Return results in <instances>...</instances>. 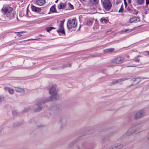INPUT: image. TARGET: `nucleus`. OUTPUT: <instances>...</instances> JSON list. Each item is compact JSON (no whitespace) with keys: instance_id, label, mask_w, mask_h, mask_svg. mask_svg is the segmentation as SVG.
Here are the masks:
<instances>
[{"instance_id":"1","label":"nucleus","mask_w":149,"mask_h":149,"mask_svg":"<svg viewBox=\"0 0 149 149\" xmlns=\"http://www.w3.org/2000/svg\"><path fill=\"white\" fill-rule=\"evenodd\" d=\"M3 15H6L9 19H12L14 16V13H12L13 8L9 6L3 7L1 10Z\"/></svg>"},{"instance_id":"2","label":"nucleus","mask_w":149,"mask_h":149,"mask_svg":"<svg viewBox=\"0 0 149 149\" xmlns=\"http://www.w3.org/2000/svg\"><path fill=\"white\" fill-rule=\"evenodd\" d=\"M57 91L56 89L55 85H53L52 87L49 89V93L50 94H52L50 96L51 100H57L59 98V95L57 93Z\"/></svg>"},{"instance_id":"3","label":"nucleus","mask_w":149,"mask_h":149,"mask_svg":"<svg viewBox=\"0 0 149 149\" xmlns=\"http://www.w3.org/2000/svg\"><path fill=\"white\" fill-rule=\"evenodd\" d=\"M139 124L137 123H135L130 125V127L126 133V135L127 136H129L134 132H137V128H135V127Z\"/></svg>"},{"instance_id":"4","label":"nucleus","mask_w":149,"mask_h":149,"mask_svg":"<svg viewBox=\"0 0 149 149\" xmlns=\"http://www.w3.org/2000/svg\"><path fill=\"white\" fill-rule=\"evenodd\" d=\"M77 25V21L75 19H73L72 20H69L67 22V27L69 29L74 28Z\"/></svg>"},{"instance_id":"5","label":"nucleus","mask_w":149,"mask_h":149,"mask_svg":"<svg viewBox=\"0 0 149 149\" xmlns=\"http://www.w3.org/2000/svg\"><path fill=\"white\" fill-rule=\"evenodd\" d=\"M102 6L106 11H109L112 7V4L110 0H104L102 2Z\"/></svg>"},{"instance_id":"6","label":"nucleus","mask_w":149,"mask_h":149,"mask_svg":"<svg viewBox=\"0 0 149 149\" xmlns=\"http://www.w3.org/2000/svg\"><path fill=\"white\" fill-rule=\"evenodd\" d=\"M49 99H45L44 100H43L38 101L36 104L35 106H38V107L35 109L34 110V111L35 112H38L40 111L42 109V107H41L40 106V105L47 102L49 101Z\"/></svg>"},{"instance_id":"7","label":"nucleus","mask_w":149,"mask_h":149,"mask_svg":"<svg viewBox=\"0 0 149 149\" xmlns=\"http://www.w3.org/2000/svg\"><path fill=\"white\" fill-rule=\"evenodd\" d=\"M124 59L123 57H118L113 59L112 62L113 63H120L124 62Z\"/></svg>"},{"instance_id":"8","label":"nucleus","mask_w":149,"mask_h":149,"mask_svg":"<svg viewBox=\"0 0 149 149\" xmlns=\"http://www.w3.org/2000/svg\"><path fill=\"white\" fill-rule=\"evenodd\" d=\"M145 115L144 111L142 110L136 112L134 116V118L136 119H139L143 117Z\"/></svg>"},{"instance_id":"9","label":"nucleus","mask_w":149,"mask_h":149,"mask_svg":"<svg viewBox=\"0 0 149 149\" xmlns=\"http://www.w3.org/2000/svg\"><path fill=\"white\" fill-rule=\"evenodd\" d=\"M64 21V20H63L61 22L60 25V28L56 31L59 34L61 33L65 35V32L63 27Z\"/></svg>"},{"instance_id":"10","label":"nucleus","mask_w":149,"mask_h":149,"mask_svg":"<svg viewBox=\"0 0 149 149\" xmlns=\"http://www.w3.org/2000/svg\"><path fill=\"white\" fill-rule=\"evenodd\" d=\"M140 21V19L138 17H133L130 18L129 19V22L130 23L133 22L136 23Z\"/></svg>"},{"instance_id":"11","label":"nucleus","mask_w":149,"mask_h":149,"mask_svg":"<svg viewBox=\"0 0 149 149\" xmlns=\"http://www.w3.org/2000/svg\"><path fill=\"white\" fill-rule=\"evenodd\" d=\"M129 78H123L121 79H118L115 80L114 81H113L111 83V84L113 85L115 84L118 82H120L122 81L127 80Z\"/></svg>"},{"instance_id":"12","label":"nucleus","mask_w":149,"mask_h":149,"mask_svg":"<svg viewBox=\"0 0 149 149\" xmlns=\"http://www.w3.org/2000/svg\"><path fill=\"white\" fill-rule=\"evenodd\" d=\"M66 6V3H63L62 2H60L58 5L57 7L58 9H63L65 8Z\"/></svg>"},{"instance_id":"13","label":"nucleus","mask_w":149,"mask_h":149,"mask_svg":"<svg viewBox=\"0 0 149 149\" xmlns=\"http://www.w3.org/2000/svg\"><path fill=\"white\" fill-rule=\"evenodd\" d=\"M45 3V0H37L36 1V4L40 6L43 5Z\"/></svg>"},{"instance_id":"14","label":"nucleus","mask_w":149,"mask_h":149,"mask_svg":"<svg viewBox=\"0 0 149 149\" xmlns=\"http://www.w3.org/2000/svg\"><path fill=\"white\" fill-rule=\"evenodd\" d=\"M15 90L17 92L20 93H22L24 92V90L23 88H21L18 87L15 88Z\"/></svg>"},{"instance_id":"15","label":"nucleus","mask_w":149,"mask_h":149,"mask_svg":"<svg viewBox=\"0 0 149 149\" xmlns=\"http://www.w3.org/2000/svg\"><path fill=\"white\" fill-rule=\"evenodd\" d=\"M114 49L113 48H111L104 49L103 51L104 52H110L113 51Z\"/></svg>"},{"instance_id":"16","label":"nucleus","mask_w":149,"mask_h":149,"mask_svg":"<svg viewBox=\"0 0 149 149\" xmlns=\"http://www.w3.org/2000/svg\"><path fill=\"white\" fill-rule=\"evenodd\" d=\"M98 0H90V2L91 4L96 5L98 3Z\"/></svg>"},{"instance_id":"17","label":"nucleus","mask_w":149,"mask_h":149,"mask_svg":"<svg viewBox=\"0 0 149 149\" xmlns=\"http://www.w3.org/2000/svg\"><path fill=\"white\" fill-rule=\"evenodd\" d=\"M123 147V146L122 145H120L118 146L112 147L111 149H121Z\"/></svg>"},{"instance_id":"18","label":"nucleus","mask_w":149,"mask_h":149,"mask_svg":"<svg viewBox=\"0 0 149 149\" xmlns=\"http://www.w3.org/2000/svg\"><path fill=\"white\" fill-rule=\"evenodd\" d=\"M136 1L137 4L139 5L143 4L144 2V0H136Z\"/></svg>"},{"instance_id":"19","label":"nucleus","mask_w":149,"mask_h":149,"mask_svg":"<svg viewBox=\"0 0 149 149\" xmlns=\"http://www.w3.org/2000/svg\"><path fill=\"white\" fill-rule=\"evenodd\" d=\"M55 28L52 27H48L46 28V30L47 32H49L52 29H55Z\"/></svg>"},{"instance_id":"20","label":"nucleus","mask_w":149,"mask_h":149,"mask_svg":"<svg viewBox=\"0 0 149 149\" xmlns=\"http://www.w3.org/2000/svg\"><path fill=\"white\" fill-rule=\"evenodd\" d=\"M31 8L32 9V10L36 12L37 11V10L38 8V7H36L35 6L33 5H31Z\"/></svg>"},{"instance_id":"21","label":"nucleus","mask_w":149,"mask_h":149,"mask_svg":"<svg viewBox=\"0 0 149 149\" xmlns=\"http://www.w3.org/2000/svg\"><path fill=\"white\" fill-rule=\"evenodd\" d=\"M50 11L52 12H55L56 11V9L55 8V6H52L50 8Z\"/></svg>"},{"instance_id":"22","label":"nucleus","mask_w":149,"mask_h":149,"mask_svg":"<svg viewBox=\"0 0 149 149\" xmlns=\"http://www.w3.org/2000/svg\"><path fill=\"white\" fill-rule=\"evenodd\" d=\"M60 122L61 123H66V120L65 118H61L60 120Z\"/></svg>"},{"instance_id":"23","label":"nucleus","mask_w":149,"mask_h":149,"mask_svg":"<svg viewBox=\"0 0 149 149\" xmlns=\"http://www.w3.org/2000/svg\"><path fill=\"white\" fill-rule=\"evenodd\" d=\"M93 22V21L91 20H88L87 22V25L89 26H91L92 25Z\"/></svg>"},{"instance_id":"24","label":"nucleus","mask_w":149,"mask_h":149,"mask_svg":"<svg viewBox=\"0 0 149 149\" xmlns=\"http://www.w3.org/2000/svg\"><path fill=\"white\" fill-rule=\"evenodd\" d=\"M87 143L86 142H84L81 145L82 147L84 148H87Z\"/></svg>"},{"instance_id":"25","label":"nucleus","mask_w":149,"mask_h":149,"mask_svg":"<svg viewBox=\"0 0 149 149\" xmlns=\"http://www.w3.org/2000/svg\"><path fill=\"white\" fill-rule=\"evenodd\" d=\"M7 88L8 90V92L10 94H12L13 93L14 91L13 89H10L9 87H7Z\"/></svg>"},{"instance_id":"26","label":"nucleus","mask_w":149,"mask_h":149,"mask_svg":"<svg viewBox=\"0 0 149 149\" xmlns=\"http://www.w3.org/2000/svg\"><path fill=\"white\" fill-rule=\"evenodd\" d=\"M24 32H16L15 33H17V35L19 37H20L21 36H22V34Z\"/></svg>"},{"instance_id":"27","label":"nucleus","mask_w":149,"mask_h":149,"mask_svg":"<svg viewBox=\"0 0 149 149\" xmlns=\"http://www.w3.org/2000/svg\"><path fill=\"white\" fill-rule=\"evenodd\" d=\"M123 5L122 4V5L121 6V7H120V8L118 12L119 13H122L123 11Z\"/></svg>"},{"instance_id":"28","label":"nucleus","mask_w":149,"mask_h":149,"mask_svg":"<svg viewBox=\"0 0 149 149\" xmlns=\"http://www.w3.org/2000/svg\"><path fill=\"white\" fill-rule=\"evenodd\" d=\"M70 66V63H68L67 64L65 65L62 66V67L63 68H64L65 67H69Z\"/></svg>"},{"instance_id":"29","label":"nucleus","mask_w":149,"mask_h":149,"mask_svg":"<svg viewBox=\"0 0 149 149\" xmlns=\"http://www.w3.org/2000/svg\"><path fill=\"white\" fill-rule=\"evenodd\" d=\"M4 100V97L3 95H0V102H1Z\"/></svg>"},{"instance_id":"30","label":"nucleus","mask_w":149,"mask_h":149,"mask_svg":"<svg viewBox=\"0 0 149 149\" xmlns=\"http://www.w3.org/2000/svg\"><path fill=\"white\" fill-rule=\"evenodd\" d=\"M17 112L16 111H13L12 112V114L13 116H15L17 115Z\"/></svg>"},{"instance_id":"31","label":"nucleus","mask_w":149,"mask_h":149,"mask_svg":"<svg viewBox=\"0 0 149 149\" xmlns=\"http://www.w3.org/2000/svg\"><path fill=\"white\" fill-rule=\"evenodd\" d=\"M132 13H134L135 15H137L138 13V11L137 10H134V12Z\"/></svg>"},{"instance_id":"32","label":"nucleus","mask_w":149,"mask_h":149,"mask_svg":"<svg viewBox=\"0 0 149 149\" xmlns=\"http://www.w3.org/2000/svg\"><path fill=\"white\" fill-rule=\"evenodd\" d=\"M68 4H69V6L70 8L72 9H74V7L70 3H68Z\"/></svg>"},{"instance_id":"33","label":"nucleus","mask_w":149,"mask_h":149,"mask_svg":"<svg viewBox=\"0 0 149 149\" xmlns=\"http://www.w3.org/2000/svg\"><path fill=\"white\" fill-rule=\"evenodd\" d=\"M41 9L40 8H38L37 10V11H36V12H39L41 11Z\"/></svg>"},{"instance_id":"34","label":"nucleus","mask_w":149,"mask_h":149,"mask_svg":"<svg viewBox=\"0 0 149 149\" xmlns=\"http://www.w3.org/2000/svg\"><path fill=\"white\" fill-rule=\"evenodd\" d=\"M133 30V29H126L125 31V32H126L127 31H129V32L132 31Z\"/></svg>"},{"instance_id":"35","label":"nucleus","mask_w":149,"mask_h":149,"mask_svg":"<svg viewBox=\"0 0 149 149\" xmlns=\"http://www.w3.org/2000/svg\"><path fill=\"white\" fill-rule=\"evenodd\" d=\"M104 20L107 21V19H106L101 18L100 19V22H102Z\"/></svg>"},{"instance_id":"36","label":"nucleus","mask_w":149,"mask_h":149,"mask_svg":"<svg viewBox=\"0 0 149 149\" xmlns=\"http://www.w3.org/2000/svg\"><path fill=\"white\" fill-rule=\"evenodd\" d=\"M37 39H39L38 38H36L35 39H28V40H37Z\"/></svg>"},{"instance_id":"37","label":"nucleus","mask_w":149,"mask_h":149,"mask_svg":"<svg viewBox=\"0 0 149 149\" xmlns=\"http://www.w3.org/2000/svg\"><path fill=\"white\" fill-rule=\"evenodd\" d=\"M146 4H149V0H146Z\"/></svg>"},{"instance_id":"38","label":"nucleus","mask_w":149,"mask_h":149,"mask_svg":"<svg viewBox=\"0 0 149 149\" xmlns=\"http://www.w3.org/2000/svg\"><path fill=\"white\" fill-rule=\"evenodd\" d=\"M124 0V4H125V6L126 7L127 5V3L125 0Z\"/></svg>"},{"instance_id":"39","label":"nucleus","mask_w":149,"mask_h":149,"mask_svg":"<svg viewBox=\"0 0 149 149\" xmlns=\"http://www.w3.org/2000/svg\"><path fill=\"white\" fill-rule=\"evenodd\" d=\"M136 79L133 78L131 79V80L132 81H136Z\"/></svg>"},{"instance_id":"40","label":"nucleus","mask_w":149,"mask_h":149,"mask_svg":"<svg viewBox=\"0 0 149 149\" xmlns=\"http://www.w3.org/2000/svg\"><path fill=\"white\" fill-rule=\"evenodd\" d=\"M134 61L135 62H139L140 61V60L139 59L135 60Z\"/></svg>"},{"instance_id":"41","label":"nucleus","mask_w":149,"mask_h":149,"mask_svg":"<svg viewBox=\"0 0 149 149\" xmlns=\"http://www.w3.org/2000/svg\"><path fill=\"white\" fill-rule=\"evenodd\" d=\"M131 0H128V3L129 4L131 3Z\"/></svg>"},{"instance_id":"42","label":"nucleus","mask_w":149,"mask_h":149,"mask_svg":"<svg viewBox=\"0 0 149 149\" xmlns=\"http://www.w3.org/2000/svg\"><path fill=\"white\" fill-rule=\"evenodd\" d=\"M146 52H147V54L149 55V51H146Z\"/></svg>"},{"instance_id":"43","label":"nucleus","mask_w":149,"mask_h":149,"mask_svg":"<svg viewBox=\"0 0 149 149\" xmlns=\"http://www.w3.org/2000/svg\"><path fill=\"white\" fill-rule=\"evenodd\" d=\"M104 22L105 23H107V21H106V20H104Z\"/></svg>"},{"instance_id":"44","label":"nucleus","mask_w":149,"mask_h":149,"mask_svg":"<svg viewBox=\"0 0 149 149\" xmlns=\"http://www.w3.org/2000/svg\"><path fill=\"white\" fill-rule=\"evenodd\" d=\"M42 35L41 34H40V35H39L38 36V37H41L42 36Z\"/></svg>"},{"instance_id":"45","label":"nucleus","mask_w":149,"mask_h":149,"mask_svg":"<svg viewBox=\"0 0 149 149\" xmlns=\"http://www.w3.org/2000/svg\"><path fill=\"white\" fill-rule=\"evenodd\" d=\"M58 0H56V1H55V2L56 3H57L58 1Z\"/></svg>"},{"instance_id":"46","label":"nucleus","mask_w":149,"mask_h":149,"mask_svg":"<svg viewBox=\"0 0 149 149\" xmlns=\"http://www.w3.org/2000/svg\"><path fill=\"white\" fill-rule=\"evenodd\" d=\"M80 27H81V26H80L79 28L78 29V31H79L80 29Z\"/></svg>"},{"instance_id":"47","label":"nucleus","mask_w":149,"mask_h":149,"mask_svg":"<svg viewBox=\"0 0 149 149\" xmlns=\"http://www.w3.org/2000/svg\"><path fill=\"white\" fill-rule=\"evenodd\" d=\"M77 142V141H74V143H75Z\"/></svg>"},{"instance_id":"48","label":"nucleus","mask_w":149,"mask_h":149,"mask_svg":"<svg viewBox=\"0 0 149 149\" xmlns=\"http://www.w3.org/2000/svg\"><path fill=\"white\" fill-rule=\"evenodd\" d=\"M147 139L148 140H149V136L147 137Z\"/></svg>"},{"instance_id":"49","label":"nucleus","mask_w":149,"mask_h":149,"mask_svg":"<svg viewBox=\"0 0 149 149\" xmlns=\"http://www.w3.org/2000/svg\"><path fill=\"white\" fill-rule=\"evenodd\" d=\"M111 136V135H110V134H109V135H108V137H109L110 136Z\"/></svg>"},{"instance_id":"50","label":"nucleus","mask_w":149,"mask_h":149,"mask_svg":"<svg viewBox=\"0 0 149 149\" xmlns=\"http://www.w3.org/2000/svg\"><path fill=\"white\" fill-rule=\"evenodd\" d=\"M84 1H86V0H83Z\"/></svg>"},{"instance_id":"51","label":"nucleus","mask_w":149,"mask_h":149,"mask_svg":"<svg viewBox=\"0 0 149 149\" xmlns=\"http://www.w3.org/2000/svg\"><path fill=\"white\" fill-rule=\"evenodd\" d=\"M128 67H132V66H128Z\"/></svg>"},{"instance_id":"52","label":"nucleus","mask_w":149,"mask_h":149,"mask_svg":"<svg viewBox=\"0 0 149 149\" xmlns=\"http://www.w3.org/2000/svg\"><path fill=\"white\" fill-rule=\"evenodd\" d=\"M107 138H105V139H107Z\"/></svg>"},{"instance_id":"53","label":"nucleus","mask_w":149,"mask_h":149,"mask_svg":"<svg viewBox=\"0 0 149 149\" xmlns=\"http://www.w3.org/2000/svg\"><path fill=\"white\" fill-rule=\"evenodd\" d=\"M17 19H18V18H17Z\"/></svg>"},{"instance_id":"54","label":"nucleus","mask_w":149,"mask_h":149,"mask_svg":"<svg viewBox=\"0 0 149 149\" xmlns=\"http://www.w3.org/2000/svg\"><path fill=\"white\" fill-rule=\"evenodd\" d=\"M102 1V0H101Z\"/></svg>"}]
</instances>
